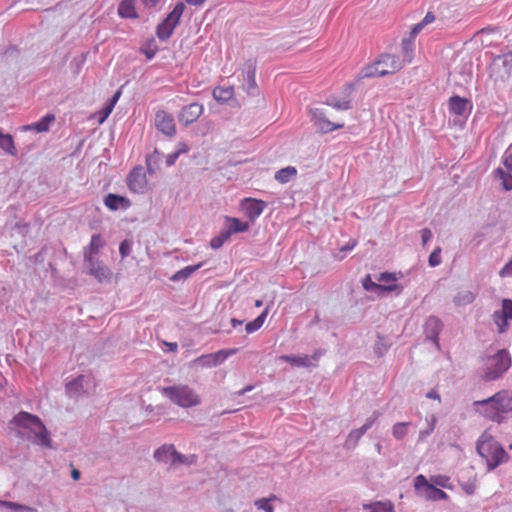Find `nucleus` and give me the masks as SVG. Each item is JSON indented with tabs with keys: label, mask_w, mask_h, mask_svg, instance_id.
Segmentation results:
<instances>
[{
	"label": "nucleus",
	"mask_w": 512,
	"mask_h": 512,
	"mask_svg": "<svg viewBox=\"0 0 512 512\" xmlns=\"http://www.w3.org/2000/svg\"><path fill=\"white\" fill-rule=\"evenodd\" d=\"M473 406L488 420L501 424L512 413V392L499 391L487 399L475 401Z\"/></svg>",
	"instance_id": "obj_1"
},
{
	"label": "nucleus",
	"mask_w": 512,
	"mask_h": 512,
	"mask_svg": "<svg viewBox=\"0 0 512 512\" xmlns=\"http://www.w3.org/2000/svg\"><path fill=\"white\" fill-rule=\"evenodd\" d=\"M478 454L486 460L489 471L508 460L504 448L487 431L479 437L476 446Z\"/></svg>",
	"instance_id": "obj_2"
},
{
	"label": "nucleus",
	"mask_w": 512,
	"mask_h": 512,
	"mask_svg": "<svg viewBox=\"0 0 512 512\" xmlns=\"http://www.w3.org/2000/svg\"><path fill=\"white\" fill-rule=\"evenodd\" d=\"M16 425L30 429L35 436V442L45 447H51V439L49 433L39 417L28 412H20L14 418Z\"/></svg>",
	"instance_id": "obj_3"
},
{
	"label": "nucleus",
	"mask_w": 512,
	"mask_h": 512,
	"mask_svg": "<svg viewBox=\"0 0 512 512\" xmlns=\"http://www.w3.org/2000/svg\"><path fill=\"white\" fill-rule=\"evenodd\" d=\"M404 66V62L396 55L384 54L372 65L362 71V77H382L394 74Z\"/></svg>",
	"instance_id": "obj_4"
},
{
	"label": "nucleus",
	"mask_w": 512,
	"mask_h": 512,
	"mask_svg": "<svg viewBox=\"0 0 512 512\" xmlns=\"http://www.w3.org/2000/svg\"><path fill=\"white\" fill-rule=\"evenodd\" d=\"M163 394L176 405L189 408L200 404V396L188 385H174L164 387Z\"/></svg>",
	"instance_id": "obj_5"
},
{
	"label": "nucleus",
	"mask_w": 512,
	"mask_h": 512,
	"mask_svg": "<svg viewBox=\"0 0 512 512\" xmlns=\"http://www.w3.org/2000/svg\"><path fill=\"white\" fill-rule=\"evenodd\" d=\"M511 365L509 354L505 350H500L496 355L488 359L485 378L495 380L499 378Z\"/></svg>",
	"instance_id": "obj_6"
},
{
	"label": "nucleus",
	"mask_w": 512,
	"mask_h": 512,
	"mask_svg": "<svg viewBox=\"0 0 512 512\" xmlns=\"http://www.w3.org/2000/svg\"><path fill=\"white\" fill-rule=\"evenodd\" d=\"M235 352H236L235 349H230V350L223 349V350H219L215 353L204 354V355H201V356L197 357L196 359H194L191 362V365L200 366V367H208V368L215 367V366L221 364L222 362H224L228 356L234 354Z\"/></svg>",
	"instance_id": "obj_7"
},
{
	"label": "nucleus",
	"mask_w": 512,
	"mask_h": 512,
	"mask_svg": "<svg viewBox=\"0 0 512 512\" xmlns=\"http://www.w3.org/2000/svg\"><path fill=\"white\" fill-rule=\"evenodd\" d=\"M155 126L158 131L166 136L173 137L176 134V126L172 114L165 110H158L155 114Z\"/></svg>",
	"instance_id": "obj_8"
},
{
	"label": "nucleus",
	"mask_w": 512,
	"mask_h": 512,
	"mask_svg": "<svg viewBox=\"0 0 512 512\" xmlns=\"http://www.w3.org/2000/svg\"><path fill=\"white\" fill-rule=\"evenodd\" d=\"M127 185L130 191L134 193H144L147 188V178L144 168L135 167L127 177Z\"/></svg>",
	"instance_id": "obj_9"
},
{
	"label": "nucleus",
	"mask_w": 512,
	"mask_h": 512,
	"mask_svg": "<svg viewBox=\"0 0 512 512\" xmlns=\"http://www.w3.org/2000/svg\"><path fill=\"white\" fill-rule=\"evenodd\" d=\"M493 319L497 325L498 332L503 333L508 327V322L512 320V300H502L501 310L493 313Z\"/></svg>",
	"instance_id": "obj_10"
},
{
	"label": "nucleus",
	"mask_w": 512,
	"mask_h": 512,
	"mask_svg": "<svg viewBox=\"0 0 512 512\" xmlns=\"http://www.w3.org/2000/svg\"><path fill=\"white\" fill-rule=\"evenodd\" d=\"M266 203L254 198H245L241 201L240 208L244 215L251 221L256 220L264 211Z\"/></svg>",
	"instance_id": "obj_11"
},
{
	"label": "nucleus",
	"mask_w": 512,
	"mask_h": 512,
	"mask_svg": "<svg viewBox=\"0 0 512 512\" xmlns=\"http://www.w3.org/2000/svg\"><path fill=\"white\" fill-rule=\"evenodd\" d=\"M203 105L199 103H191L189 105L184 106L179 115V122L184 125H190L197 121V119L201 116L203 113Z\"/></svg>",
	"instance_id": "obj_12"
},
{
	"label": "nucleus",
	"mask_w": 512,
	"mask_h": 512,
	"mask_svg": "<svg viewBox=\"0 0 512 512\" xmlns=\"http://www.w3.org/2000/svg\"><path fill=\"white\" fill-rule=\"evenodd\" d=\"M88 265V273L95 277L99 282L108 281L112 272L102 261L93 259L92 261H85Z\"/></svg>",
	"instance_id": "obj_13"
},
{
	"label": "nucleus",
	"mask_w": 512,
	"mask_h": 512,
	"mask_svg": "<svg viewBox=\"0 0 512 512\" xmlns=\"http://www.w3.org/2000/svg\"><path fill=\"white\" fill-rule=\"evenodd\" d=\"M442 327V321L435 316H430L426 320L424 327L426 337L431 339L437 347H439V334L442 330Z\"/></svg>",
	"instance_id": "obj_14"
},
{
	"label": "nucleus",
	"mask_w": 512,
	"mask_h": 512,
	"mask_svg": "<svg viewBox=\"0 0 512 512\" xmlns=\"http://www.w3.org/2000/svg\"><path fill=\"white\" fill-rule=\"evenodd\" d=\"M471 109L472 105L468 99L457 95L450 97L449 110L451 113L458 116H463L469 114Z\"/></svg>",
	"instance_id": "obj_15"
},
{
	"label": "nucleus",
	"mask_w": 512,
	"mask_h": 512,
	"mask_svg": "<svg viewBox=\"0 0 512 512\" xmlns=\"http://www.w3.org/2000/svg\"><path fill=\"white\" fill-rule=\"evenodd\" d=\"M104 244L100 234L92 235L89 245L84 249V261L96 259L95 256L99 253Z\"/></svg>",
	"instance_id": "obj_16"
},
{
	"label": "nucleus",
	"mask_w": 512,
	"mask_h": 512,
	"mask_svg": "<svg viewBox=\"0 0 512 512\" xmlns=\"http://www.w3.org/2000/svg\"><path fill=\"white\" fill-rule=\"evenodd\" d=\"M104 204L110 210H118L119 208L127 209L130 207L131 203L129 199L123 196H119L116 194H108L104 199Z\"/></svg>",
	"instance_id": "obj_17"
},
{
	"label": "nucleus",
	"mask_w": 512,
	"mask_h": 512,
	"mask_svg": "<svg viewBox=\"0 0 512 512\" xmlns=\"http://www.w3.org/2000/svg\"><path fill=\"white\" fill-rule=\"evenodd\" d=\"M136 0H122L118 6V15L121 18L137 19L139 17L136 11Z\"/></svg>",
	"instance_id": "obj_18"
},
{
	"label": "nucleus",
	"mask_w": 512,
	"mask_h": 512,
	"mask_svg": "<svg viewBox=\"0 0 512 512\" xmlns=\"http://www.w3.org/2000/svg\"><path fill=\"white\" fill-rule=\"evenodd\" d=\"M55 116L53 114H47L43 118H41L38 122L32 125H26L23 127L24 131L27 130H36L37 132H46L49 129V126L52 122H54Z\"/></svg>",
	"instance_id": "obj_19"
},
{
	"label": "nucleus",
	"mask_w": 512,
	"mask_h": 512,
	"mask_svg": "<svg viewBox=\"0 0 512 512\" xmlns=\"http://www.w3.org/2000/svg\"><path fill=\"white\" fill-rule=\"evenodd\" d=\"M363 287L367 291L377 290L380 292H392V291L396 290L397 285L396 284H390V285L377 284L372 281L370 275H367L365 277V279L363 280Z\"/></svg>",
	"instance_id": "obj_20"
},
{
	"label": "nucleus",
	"mask_w": 512,
	"mask_h": 512,
	"mask_svg": "<svg viewBox=\"0 0 512 512\" xmlns=\"http://www.w3.org/2000/svg\"><path fill=\"white\" fill-rule=\"evenodd\" d=\"M234 95L232 86H217L213 90V97L216 101L224 103L230 100Z\"/></svg>",
	"instance_id": "obj_21"
},
{
	"label": "nucleus",
	"mask_w": 512,
	"mask_h": 512,
	"mask_svg": "<svg viewBox=\"0 0 512 512\" xmlns=\"http://www.w3.org/2000/svg\"><path fill=\"white\" fill-rule=\"evenodd\" d=\"M121 96V91L115 92L113 97L104 105V107L98 112L99 123H103L113 111L117 101Z\"/></svg>",
	"instance_id": "obj_22"
},
{
	"label": "nucleus",
	"mask_w": 512,
	"mask_h": 512,
	"mask_svg": "<svg viewBox=\"0 0 512 512\" xmlns=\"http://www.w3.org/2000/svg\"><path fill=\"white\" fill-rule=\"evenodd\" d=\"M226 221L229 223V226L225 231L229 232L230 236L234 233L246 232L249 229V224L247 222L241 221L238 218L227 217Z\"/></svg>",
	"instance_id": "obj_23"
},
{
	"label": "nucleus",
	"mask_w": 512,
	"mask_h": 512,
	"mask_svg": "<svg viewBox=\"0 0 512 512\" xmlns=\"http://www.w3.org/2000/svg\"><path fill=\"white\" fill-rule=\"evenodd\" d=\"M175 454L176 450L173 445H163L155 451L154 457L160 462H171L172 456Z\"/></svg>",
	"instance_id": "obj_24"
},
{
	"label": "nucleus",
	"mask_w": 512,
	"mask_h": 512,
	"mask_svg": "<svg viewBox=\"0 0 512 512\" xmlns=\"http://www.w3.org/2000/svg\"><path fill=\"white\" fill-rule=\"evenodd\" d=\"M176 26H174L171 22H168L167 19H164L158 26H157V30H156V34H157V37L162 40V41H165L167 40L168 38L171 37V35L173 34V31L175 29Z\"/></svg>",
	"instance_id": "obj_25"
},
{
	"label": "nucleus",
	"mask_w": 512,
	"mask_h": 512,
	"mask_svg": "<svg viewBox=\"0 0 512 512\" xmlns=\"http://www.w3.org/2000/svg\"><path fill=\"white\" fill-rule=\"evenodd\" d=\"M316 125L323 133H329L344 126L343 124H335L330 122L322 114L316 117Z\"/></svg>",
	"instance_id": "obj_26"
},
{
	"label": "nucleus",
	"mask_w": 512,
	"mask_h": 512,
	"mask_svg": "<svg viewBox=\"0 0 512 512\" xmlns=\"http://www.w3.org/2000/svg\"><path fill=\"white\" fill-rule=\"evenodd\" d=\"M297 174V169L293 166H287L275 173V179L282 184L289 182Z\"/></svg>",
	"instance_id": "obj_27"
},
{
	"label": "nucleus",
	"mask_w": 512,
	"mask_h": 512,
	"mask_svg": "<svg viewBox=\"0 0 512 512\" xmlns=\"http://www.w3.org/2000/svg\"><path fill=\"white\" fill-rule=\"evenodd\" d=\"M268 313L269 309L267 307L257 318H255L253 321L248 322L245 326L246 332L250 334L260 329L263 326Z\"/></svg>",
	"instance_id": "obj_28"
},
{
	"label": "nucleus",
	"mask_w": 512,
	"mask_h": 512,
	"mask_svg": "<svg viewBox=\"0 0 512 512\" xmlns=\"http://www.w3.org/2000/svg\"><path fill=\"white\" fill-rule=\"evenodd\" d=\"M280 360L289 362L292 365H296V366L309 367L311 365V360L307 355H305V356L282 355V356H280Z\"/></svg>",
	"instance_id": "obj_29"
},
{
	"label": "nucleus",
	"mask_w": 512,
	"mask_h": 512,
	"mask_svg": "<svg viewBox=\"0 0 512 512\" xmlns=\"http://www.w3.org/2000/svg\"><path fill=\"white\" fill-rule=\"evenodd\" d=\"M184 10L185 4L183 2H178L165 19H167L168 22H171L174 26H177Z\"/></svg>",
	"instance_id": "obj_30"
},
{
	"label": "nucleus",
	"mask_w": 512,
	"mask_h": 512,
	"mask_svg": "<svg viewBox=\"0 0 512 512\" xmlns=\"http://www.w3.org/2000/svg\"><path fill=\"white\" fill-rule=\"evenodd\" d=\"M475 296L469 290H460L454 297V303L457 306L470 304L474 301Z\"/></svg>",
	"instance_id": "obj_31"
},
{
	"label": "nucleus",
	"mask_w": 512,
	"mask_h": 512,
	"mask_svg": "<svg viewBox=\"0 0 512 512\" xmlns=\"http://www.w3.org/2000/svg\"><path fill=\"white\" fill-rule=\"evenodd\" d=\"M0 506L6 507L14 512H37V510L35 508L29 507L26 505H22V504H18L15 502H11V501L0 500Z\"/></svg>",
	"instance_id": "obj_32"
},
{
	"label": "nucleus",
	"mask_w": 512,
	"mask_h": 512,
	"mask_svg": "<svg viewBox=\"0 0 512 512\" xmlns=\"http://www.w3.org/2000/svg\"><path fill=\"white\" fill-rule=\"evenodd\" d=\"M409 422H399L393 425L392 435L395 439L401 440L408 434Z\"/></svg>",
	"instance_id": "obj_33"
},
{
	"label": "nucleus",
	"mask_w": 512,
	"mask_h": 512,
	"mask_svg": "<svg viewBox=\"0 0 512 512\" xmlns=\"http://www.w3.org/2000/svg\"><path fill=\"white\" fill-rule=\"evenodd\" d=\"M426 498L428 500H432V501L446 500L448 498V495L443 490L431 485V486H428V490L426 492Z\"/></svg>",
	"instance_id": "obj_34"
},
{
	"label": "nucleus",
	"mask_w": 512,
	"mask_h": 512,
	"mask_svg": "<svg viewBox=\"0 0 512 512\" xmlns=\"http://www.w3.org/2000/svg\"><path fill=\"white\" fill-rule=\"evenodd\" d=\"M402 51L404 52V57L408 63L412 61L413 58V48H414V38L410 36L408 39H403L401 43Z\"/></svg>",
	"instance_id": "obj_35"
},
{
	"label": "nucleus",
	"mask_w": 512,
	"mask_h": 512,
	"mask_svg": "<svg viewBox=\"0 0 512 512\" xmlns=\"http://www.w3.org/2000/svg\"><path fill=\"white\" fill-rule=\"evenodd\" d=\"M196 463V456L190 455V456H184L176 451V454L172 456L171 464L172 465H178V464H186L191 465Z\"/></svg>",
	"instance_id": "obj_36"
},
{
	"label": "nucleus",
	"mask_w": 512,
	"mask_h": 512,
	"mask_svg": "<svg viewBox=\"0 0 512 512\" xmlns=\"http://www.w3.org/2000/svg\"><path fill=\"white\" fill-rule=\"evenodd\" d=\"M0 148H2L3 150H5L6 152H8L10 154H14L15 147H14V142H13V139H12L11 135L3 134L1 132V135H0Z\"/></svg>",
	"instance_id": "obj_37"
},
{
	"label": "nucleus",
	"mask_w": 512,
	"mask_h": 512,
	"mask_svg": "<svg viewBox=\"0 0 512 512\" xmlns=\"http://www.w3.org/2000/svg\"><path fill=\"white\" fill-rule=\"evenodd\" d=\"M276 499L277 497L275 495H271L269 498H261L256 500L254 504L258 509L264 510L265 512H274L271 501Z\"/></svg>",
	"instance_id": "obj_38"
},
{
	"label": "nucleus",
	"mask_w": 512,
	"mask_h": 512,
	"mask_svg": "<svg viewBox=\"0 0 512 512\" xmlns=\"http://www.w3.org/2000/svg\"><path fill=\"white\" fill-rule=\"evenodd\" d=\"M202 266V263L192 266H186L185 268L178 271L173 277L172 280L186 279L196 270H198Z\"/></svg>",
	"instance_id": "obj_39"
},
{
	"label": "nucleus",
	"mask_w": 512,
	"mask_h": 512,
	"mask_svg": "<svg viewBox=\"0 0 512 512\" xmlns=\"http://www.w3.org/2000/svg\"><path fill=\"white\" fill-rule=\"evenodd\" d=\"M230 238L229 232L225 230L220 232V234L216 237H213L210 241V246L213 249L220 248L228 239Z\"/></svg>",
	"instance_id": "obj_40"
},
{
	"label": "nucleus",
	"mask_w": 512,
	"mask_h": 512,
	"mask_svg": "<svg viewBox=\"0 0 512 512\" xmlns=\"http://www.w3.org/2000/svg\"><path fill=\"white\" fill-rule=\"evenodd\" d=\"M328 105L338 110H348L351 108L350 100L348 99L337 100L336 98H330Z\"/></svg>",
	"instance_id": "obj_41"
},
{
	"label": "nucleus",
	"mask_w": 512,
	"mask_h": 512,
	"mask_svg": "<svg viewBox=\"0 0 512 512\" xmlns=\"http://www.w3.org/2000/svg\"><path fill=\"white\" fill-rule=\"evenodd\" d=\"M371 512H394L391 502H377L370 506Z\"/></svg>",
	"instance_id": "obj_42"
},
{
	"label": "nucleus",
	"mask_w": 512,
	"mask_h": 512,
	"mask_svg": "<svg viewBox=\"0 0 512 512\" xmlns=\"http://www.w3.org/2000/svg\"><path fill=\"white\" fill-rule=\"evenodd\" d=\"M497 174L502 181V185L506 190H512V175L506 173L502 169L497 170Z\"/></svg>",
	"instance_id": "obj_43"
},
{
	"label": "nucleus",
	"mask_w": 512,
	"mask_h": 512,
	"mask_svg": "<svg viewBox=\"0 0 512 512\" xmlns=\"http://www.w3.org/2000/svg\"><path fill=\"white\" fill-rule=\"evenodd\" d=\"M441 263V248H435L429 256V265L431 267L438 266Z\"/></svg>",
	"instance_id": "obj_44"
},
{
	"label": "nucleus",
	"mask_w": 512,
	"mask_h": 512,
	"mask_svg": "<svg viewBox=\"0 0 512 512\" xmlns=\"http://www.w3.org/2000/svg\"><path fill=\"white\" fill-rule=\"evenodd\" d=\"M84 380V376H79L78 378H76L75 380L69 382L67 385H66V388L67 390L72 393H76L78 392L79 388L82 386V382Z\"/></svg>",
	"instance_id": "obj_45"
},
{
	"label": "nucleus",
	"mask_w": 512,
	"mask_h": 512,
	"mask_svg": "<svg viewBox=\"0 0 512 512\" xmlns=\"http://www.w3.org/2000/svg\"><path fill=\"white\" fill-rule=\"evenodd\" d=\"M247 80H248V84H249V89H255L256 88V79H255V67L253 65L248 66Z\"/></svg>",
	"instance_id": "obj_46"
},
{
	"label": "nucleus",
	"mask_w": 512,
	"mask_h": 512,
	"mask_svg": "<svg viewBox=\"0 0 512 512\" xmlns=\"http://www.w3.org/2000/svg\"><path fill=\"white\" fill-rule=\"evenodd\" d=\"M131 248H132V243L129 240H124L121 242V244L119 246V252H120L122 258H125L130 254Z\"/></svg>",
	"instance_id": "obj_47"
},
{
	"label": "nucleus",
	"mask_w": 512,
	"mask_h": 512,
	"mask_svg": "<svg viewBox=\"0 0 512 512\" xmlns=\"http://www.w3.org/2000/svg\"><path fill=\"white\" fill-rule=\"evenodd\" d=\"M431 485L432 484H429L427 482V479L425 478L424 475L416 476L415 483H414V486H415L416 490H419L420 488L425 487V490L427 491L428 490V486H431Z\"/></svg>",
	"instance_id": "obj_48"
},
{
	"label": "nucleus",
	"mask_w": 512,
	"mask_h": 512,
	"mask_svg": "<svg viewBox=\"0 0 512 512\" xmlns=\"http://www.w3.org/2000/svg\"><path fill=\"white\" fill-rule=\"evenodd\" d=\"M379 281L383 282L385 285L396 284V277L391 273H382L379 277Z\"/></svg>",
	"instance_id": "obj_49"
},
{
	"label": "nucleus",
	"mask_w": 512,
	"mask_h": 512,
	"mask_svg": "<svg viewBox=\"0 0 512 512\" xmlns=\"http://www.w3.org/2000/svg\"><path fill=\"white\" fill-rule=\"evenodd\" d=\"M374 421L375 419H368L361 428L355 429L354 433L357 434L358 436H363L366 433V431L371 428Z\"/></svg>",
	"instance_id": "obj_50"
},
{
	"label": "nucleus",
	"mask_w": 512,
	"mask_h": 512,
	"mask_svg": "<svg viewBox=\"0 0 512 512\" xmlns=\"http://www.w3.org/2000/svg\"><path fill=\"white\" fill-rule=\"evenodd\" d=\"M504 165L512 172V146H510L505 152Z\"/></svg>",
	"instance_id": "obj_51"
},
{
	"label": "nucleus",
	"mask_w": 512,
	"mask_h": 512,
	"mask_svg": "<svg viewBox=\"0 0 512 512\" xmlns=\"http://www.w3.org/2000/svg\"><path fill=\"white\" fill-rule=\"evenodd\" d=\"M427 27L426 24H423V21L415 24L411 31H410V34H411V37L412 38H415L421 31H423L425 28Z\"/></svg>",
	"instance_id": "obj_52"
},
{
	"label": "nucleus",
	"mask_w": 512,
	"mask_h": 512,
	"mask_svg": "<svg viewBox=\"0 0 512 512\" xmlns=\"http://www.w3.org/2000/svg\"><path fill=\"white\" fill-rule=\"evenodd\" d=\"M499 275L501 277L512 276V259L500 270Z\"/></svg>",
	"instance_id": "obj_53"
},
{
	"label": "nucleus",
	"mask_w": 512,
	"mask_h": 512,
	"mask_svg": "<svg viewBox=\"0 0 512 512\" xmlns=\"http://www.w3.org/2000/svg\"><path fill=\"white\" fill-rule=\"evenodd\" d=\"M361 437L362 436H358L357 434H355L353 430L349 433L348 438L346 440V444L349 445L350 443H352L353 445H355Z\"/></svg>",
	"instance_id": "obj_54"
},
{
	"label": "nucleus",
	"mask_w": 512,
	"mask_h": 512,
	"mask_svg": "<svg viewBox=\"0 0 512 512\" xmlns=\"http://www.w3.org/2000/svg\"><path fill=\"white\" fill-rule=\"evenodd\" d=\"M160 1L161 0H141V4L145 8L150 9V8L156 7L160 3Z\"/></svg>",
	"instance_id": "obj_55"
},
{
	"label": "nucleus",
	"mask_w": 512,
	"mask_h": 512,
	"mask_svg": "<svg viewBox=\"0 0 512 512\" xmlns=\"http://www.w3.org/2000/svg\"><path fill=\"white\" fill-rule=\"evenodd\" d=\"M178 157H179V155H178V153L176 151L173 152V153L168 154L167 157H166V164L168 166L173 165L176 162V160L178 159Z\"/></svg>",
	"instance_id": "obj_56"
},
{
	"label": "nucleus",
	"mask_w": 512,
	"mask_h": 512,
	"mask_svg": "<svg viewBox=\"0 0 512 512\" xmlns=\"http://www.w3.org/2000/svg\"><path fill=\"white\" fill-rule=\"evenodd\" d=\"M436 20V16L432 12H428L425 17L422 19L423 24L427 26L432 24Z\"/></svg>",
	"instance_id": "obj_57"
},
{
	"label": "nucleus",
	"mask_w": 512,
	"mask_h": 512,
	"mask_svg": "<svg viewBox=\"0 0 512 512\" xmlns=\"http://www.w3.org/2000/svg\"><path fill=\"white\" fill-rule=\"evenodd\" d=\"M357 245V241L356 240H350L346 245H344L343 247L340 248V251L343 252V251H351L353 250Z\"/></svg>",
	"instance_id": "obj_58"
},
{
	"label": "nucleus",
	"mask_w": 512,
	"mask_h": 512,
	"mask_svg": "<svg viewBox=\"0 0 512 512\" xmlns=\"http://www.w3.org/2000/svg\"><path fill=\"white\" fill-rule=\"evenodd\" d=\"M422 241L423 243H427L432 238V233L429 229H423L422 230Z\"/></svg>",
	"instance_id": "obj_59"
},
{
	"label": "nucleus",
	"mask_w": 512,
	"mask_h": 512,
	"mask_svg": "<svg viewBox=\"0 0 512 512\" xmlns=\"http://www.w3.org/2000/svg\"><path fill=\"white\" fill-rule=\"evenodd\" d=\"M189 151L188 146L185 143H179L177 146L176 152L180 156L182 153H187Z\"/></svg>",
	"instance_id": "obj_60"
},
{
	"label": "nucleus",
	"mask_w": 512,
	"mask_h": 512,
	"mask_svg": "<svg viewBox=\"0 0 512 512\" xmlns=\"http://www.w3.org/2000/svg\"><path fill=\"white\" fill-rule=\"evenodd\" d=\"M437 485H440L442 487H446V481H448L447 477L439 476L433 480Z\"/></svg>",
	"instance_id": "obj_61"
},
{
	"label": "nucleus",
	"mask_w": 512,
	"mask_h": 512,
	"mask_svg": "<svg viewBox=\"0 0 512 512\" xmlns=\"http://www.w3.org/2000/svg\"><path fill=\"white\" fill-rule=\"evenodd\" d=\"M427 398L440 400V396L436 390H432L426 394Z\"/></svg>",
	"instance_id": "obj_62"
},
{
	"label": "nucleus",
	"mask_w": 512,
	"mask_h": 512,
	"mask_svg": "<svg viewBox=\"0 0 512 512\" xmlns=\"http://www.w3.org/2000/svg\"><path fill=\"white\" fill-rule=\"evenodd\" d=\"M80 475H81V474H80V471H79L78 469H73V470L71 471V477H72V479H73L74 481L79 480V479H80Z\"/></svg>",
	"instance_id": "obj_63"
},
{
	"label": "nucleus",
	"mask_w": 512,
	"mask_h": 512,
	"mask_svg": "<svg viewBox=\"0 0 512 512\" xmlns=\"http://www.w3.org/2000/svg\"><path fill=\"white\" fill-rule=\"evenodd\" d=\"M252 389H253V386H252V385H249V386H246L245 388H243V389L239 390V391L237 392V394L241 396V395H244L245 393H247V392L251 391Z\"/></svg>",
	"instance_id": "obj_64"
}]
</instances>
